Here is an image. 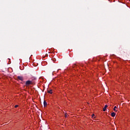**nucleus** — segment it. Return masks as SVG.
I'll return each instance as SVG.
<instances>
[{
    "label": "nucleus",
    "mask_w": 130,
    "mask_h": 130,
    "mask_svg": "<svg viewBox=\"0 0 130 130\" xmlns=\"http://www.w3.org/2000/svg\"><path fill=\"white\" fill-rule=\"evenodd\" d=\"M32 84H33V81L30 80L27 81L25 83L26 86H29V85H32Z\"/></svg>",
    "instance_id": "nucleus-1"
},
{
    "label": "nucleus",
    "mask_w": 130,
    "mask_h": 130,
    "mask_svg": "<svg viewBox=\"0 0 130 130\" xmlns=\"http://www.w3.org/2000/svg\"><path fill=\"white\" fill-rule=\"evenodd\" d=\"M18 106H19L18 105H15V108H17V107H18Z\"/></svg>",
    "instance_id": "nucleus-9"
},
{
    "label": "nucleus",
    "mask_w": 130,
    "mask_h": 130,
    "mask_svg": "<svg viewBox=\"0 0 130 130\" xmlns=\"http://www.w3.org/2000/svg\"><path fill=\"white\" fill-rule=\"evenodd\" d=\"M116 114L115 113L112 112V113H111V116H112V117H114V116H115Z\"/></svg>",
    "instance_id": "nucleus-5"
},
{
    "label": "nucleus",
    "mask_w": 130,
    "mask_h": 130,
    "mask_svg": "<svg viewBox=\"0 0 130 130\" xmlns=\"http://www.w3.org/2000/svg\"><path fill=\"white\" fill-rule=\"evenodd\" d=\"M94 116H95V114H93L91 115V117L93 118H94Z\"/></svg>",
    "instance_id": "nucleus-8"
},
{
    "label": "nucleus",
    "mask_w": 130,
    "mask_h": 130,
    "mask_svg": "<svg viewBox=\"0 0 130 130\" xmlns=\"http://www.w3.org/2000/svg\"><path fill=\"white\" fill-rule=\"evenodd\" d=\"M68 116V114L67 113H66L65 114V117H67Z\"/></svg>",
    "instance_id": "nucleus-10"
},
{
    "label": "nucleus",
    "mask_w": 130,
    "mask_h": 130,
    "mask_svg": "<svg viewBox=\"0 0 130 130\" xmlns=\"http://www.w3.org/2000/svg\"><path fill=\"white\" fill-rule=\"evenodd\" d=\"M48 93H49V94H52V89H50V90H47Z\"/></svg>",
    "instance_id": "nucleus-6"
},
{
    "label": "nucleus",
    "mask_w": 130,
    "mask_h": 130,
    "mask_svg": "<svg viewBox=\"0 0 130 130\" xmlns=\"http://www.w3.org/2000/svg\"><path fill=\"white\" fill-rule=\"evenodd\" d=\"M107 107H108V106L107 105H106L103 108V111H106V109H107Z\"/></svg>",
    "instance_id": "nucleus-3"
},
{
    "label": "nucleus",
    "mask_w": 130,
    "mask_h": 130,
    "mask_svg": "<svg viewBox=\"0 0 130 130\" xmlns=\"http://www.w3.org/2000/svg\"><path fill=\"white\" fill-rule=\"evenodd\" d=\"M17 79H18V80H20V81H23L24 80V78L22 76H18Z\"/></svg>",
    "instance_id": "nucleus-2"
},
{
    "label": "nucleus",
    "mask_w": 130,
    "mask_h": 130,
    "mask_svg": "<svg viewBox=\"0 0 130 130\" xmlns=\"http://www.w3.org/2000/svg\"><path fill=\"white\" fill-rule=\"evenodd\" d=\"M34 80H36V78H34Z\"/></svg>",
    "instance_id": "nucleus-11"
},
{
    "label": "nucleus",
    "mask_w": 130,
    "mask_h": 130,
    "mask_svg": "<svg viewBox=\"0 0 130 130\" xmlns=\"http://www.w3.org/2000/svg\"><path fill=\"white\" fill-rule=\"evenodd\" d=\"M47 106V102L46 101H44V107H46Z\"/></svg>",
    "instance_id": "nucleus-4"
},
{
    "label": "nucleus",
    "mask_w": 130,
    "mask_h": 130,
    "mask_svg": "<svg viewBox=\"0 0 130 130\" xmlns=\"http://www.w3.org/2000/svg\"><path fill=\"white\" fill-rule=\"evenodd\" d=\"M116 108H117V107L116 106H115L113 109L114 111H115L116 112V111H117V110H116Z\"/></svg>",
    "instance_id": "nucleus-7"
}]
</instances>
